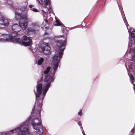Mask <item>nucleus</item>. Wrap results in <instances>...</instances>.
<instances>
[{"instance_id":"obj_1","label":"nucleus","mask_w":135,"mask_h":135,"mask_svg":"<svg viewBox=\"0 0 135 135\" xmlns=\"http://www.w3.org/2000/svg\"><path fill=\"white\" fill-rule=\"evenodd\" d=\"M65 40L62 41L61 40H59L57 41L56 47L55 50L56 51L53 57L52 60V69H51L50 72V74L48 75V73L49 72L50 68V67H47L45 69L44 71L45 78L44 79L43 83V88L42 89V86L41 84L42 80L41 79L38 81L37 86V85L41 84V97H44L47 90L49 88L52 81H53L54 78V76L55 72L59 66V64L60 59L63 55V52L64 50V46H65L66 40L65 38H64Z\"/></svg>"},{"instance_id":"obj_2","label":"nucleus","mask_w":135,"mask_h":135,"mask_svg":"<svg viewBox=\"0 0 135 135\" xmlns=\"http://www.w3.org/2000/svg\"><path fill=\"white\" fill-rule=\"evenodd\" d=\"M41 84L37 85V92L36 94V102L34 107L31 112V114L37 118L32 119V124L34 129L36 130L39 134L43 133V129L41 124L40 119V112L42 107V103L44 97H42L41 95Z\"/></svg>"},{"instance_id":"obj_3","label":"nucleus","mask_w":135,"mask_h":135,"mask_svg":"<svg viewBox=\"0 0 135 135\" xmlns=\"http://www.w3.org/2000/svg\"><path fill=\"white\" fill-rule=\"evenodd\" d=\"M11 29L12 31L10 35L6 34L1 35L0 42L11 41L21 44L25 46H30L32 44V41L30 37L25 36H23L22 40L18 37L17 32L21 30L19 25L17 24L13 25Z\"/></svg>"},{"instance_id":"obj_4","label":"nucleus","mask_w":135,"mask_h":135,"mask_svg":"<svg viewBox=\"0 0 135 135\" xmlns=\"http://www.w3.org/2000/svg\"><path fill=\"white\" fill-rule=\"evenodd\" d=\"M133 32H135V30H134L132 32H130L128 30L129 35H131V36L133 38L132 41L131 47L128 55L129 56V59L133 62L128 63L129 70H127V71L131 82L134 86L133 88H135V84H133V81L135 79V78L133 77V74L134 75L135 74V35Z\"/></svg>"},{"instance_id":"obj_5","label":"nucleus","mask_w":135,"mask_h":135,"mask_svg":"<svg viewBox=\"0 0 135 135\" xmlns=\"http://www.w3.org/2000/svg\"><path fill=\"white\" fill-rule=\"evenodd\" d=\"M30 117H29L27 121L20 126L8 132L7 134H10L13 133H16L17 135H29L30 133L28 125Z\"/></svg>"},{"instance_id":"obj_6","label":"nucleus","mask_w":135,"mask_h":135,"mask_svg":"<svg viewBox=\"0 0 135 135\" xmlns=\"http://www.w3.org/2000/svg\"><path fill=\"white\" fill-rule=\"evenodd\" d=\"M27 16L22 15L20 13L17 12H15V17L17 20H20L19 25L21 28L24 30L26 29L27 27L28 22L27 21Z\"/></svg>"},{"instance_id":"obj_7","label":"nucleus","mask_w":135,"mask_h":135,"mask_svg":"<svg viewBox=\"0 0 135 135\" xmlns=\"http://www.w3.org/2000/svg\"><path fill=\"white\" fill-rule=\"evenodd\" d=\"M38 50L40 52H43L46 55H48L50 53V48L47 44L41 45Z\"/></svg>"},{"instance_id":"obj_8","label":"nucleus","mask_w":135,"mask_h":135,"mask_svg":"<svg viewBox=\"0 0 135 135\" xmlns=\"http://www.w3.org/2000/svg\"><path fill=\"white\" fill-rule=\"evenodd\" d=\"M11 20L6 18L2 16L0 18V28H3L7 26Z\"/></svg>"},{"instance_id":"obj_9","label":"nucleus","mask_w":135,"mask_h":135,"mask_svg":"<svg viewBox=\"0 0 135 135\" xmlns=\"http://www.w3.org/2000/svg\"><path fill=\"white\" fill-rule=\"evenodd\" d=\"M37 26V24L36 23H32L30 25L28 28L27 30L28 32H34L36 27Z\"/></svg>"},{"instance_id":"obj_10","label":"nucleus","mask_w":135,"mask_h":135,"mask_svg":"<svg viewBox=\"0 0 135 135\" xmlns=\"http://www.w3.org/2000/svg\"><path fill=\"white\" fill-rule=\"evenodd\" d=\"M28 3L27 2H24L22 3L21 6L22 7L21 8V10L22 11H25L26 8Z\"/></svg>"},{"instance_id":"obj_11","label":"nucleus","mask_w":135,"mask_h":135,"mask_svg":"<svg viewBox=\"0 0 135 135\" xmlns=\"http://www.w3.org/2000/svg\"><path fill=\"white\" fill-rule=\"evenodd\" d=\"M48 25L47 20L46 19H45L43 21L42 26L44 27L45 28H46L48 27Z\"/></svg>"},{"instance_id":"obj_12","label":"nucleus","mask_w":135,"mask_h":135,"mask_svg":"<svg viewBox=\"0 0 135 135\" xmlns=\"http://www.w3.org/2000/svg\"><path fill=\"white\" fill-rule=\"evenodd\" d=\"M34 7L33 5H30L29 6V7L30 8L31 10L35 12H38V11L36 8H32V7Z\"/></svg>"},{"instance_id":"obj_13","label":"nucleus","mask_w":135,"mask_h":135,"mask_svg":"<svg viewBox=\"0 0 135 135\" xmlns=\"http://www.w3.org/2000/svg\"><path fill=\"white\" fill-rule=\"evenodd\" d=\"M44 3L46 5V6L49 5V7H50V5L51 4V2L49 0H44Z\"/></svg>"},{"instance_id":"obj_14","label":"nucleus","mask_w":135,"mask_h":135,"mask_svg":"<svg viewBox=\"0 0 135 135\" xmlns=\"http://www.w3.org/2000/svg\"><path fill=\"white\" fill-rule=\"evenodd\" d=\"M44 60V59L42 58H41L39 59L38 61V65H41Z\"/></svg>"},{"instance_id":"obj_15","label":"nucleus","mask_w":135,"mask_h":135,"mask_svg":"<svg viewBox=\"0 0 135 135\" xmlns=\"http://www.w3.org/2000/svg\"><path fill=\"white\" fill-rule=\"evenodd\" d=\"M56 23L54 24L55 26H59L60 25H62V23H60L59 20H56Z\"/></svg>"},{"instance_id":"obj_16","label":"nucleus","mask_w":135,"mask_h":135,"mask_svg":"<svg viewBox=\"0 0 135 135\" xmlns=\"http://www.w3.org/2000/svg\"><path fill=\"white\" fill-rule=\"evenodd\" d=\"M38 3L41 4L42 6V7L45 8L46 6L44 4H43V2L42 0H38Z\"/></svg>"},{"instance_id":"obj_17","label":"nucleus","mask_w":135,"mask_h":135,"mask_svg":"<svg viewBox=\"0 0 135 135\" xmlns=\"http://www.w3.org/2000/svg\"><path fill=\"white\" fill-rule=\"evenodd\" d=\"M8 4L9 6L10 7H11V8L13 7V4H12V2H11V1L9 2L8 3Z\"/></svg>"},{"instance_id":"obj_18","label":"nucleus","mask_w":135,"mask_h":135,"mask_svg":"<svg viewBox=\"0 0 135 135\" xmlns=\"http://www.w3.org/2000/svg\"><path fill=\"white\" fill-rule=\"evenodd\" d=\"M78 114L80 115H81L82 114V113L81 112V110L80 112H79L78 113Z\"/></svg>"},{"instance_id":"obj_19","label":"nucleus","mask_w":135,"mask_h":135,"mask_svg":"<svg viewBox=\"0 0 135 135\" xmlns=\"http://www.w3.org/2000/svg\"><path fill=\"white\" fill-rule=\"evenodd\" d=\"M48 10L50 12H52V10L50 7V8L48 9Z\"/></svg>"},{"instance_id":"obj_20","label":"nucleus","mask_w":135,"mask_h":135,"mask_svg":"<svg viewBox=\"0 0 135 135\" xmlns=\"http://www.w3.org/2000/svg\"><path fill=\"white\" fill-rule=\"evenodd\" d=\"M78 124L80 126H81V129H83V128L81 126V124L79 122H78Z\"/></svg>"},{"instance_id":"obj_21","label":"nucleus","mask_w":135,"mask_h":135,"mask_svg":"<svg viewBox=\"0 0 135 135\" xmlns=\"http://www.w3.org/2000/svg\"><path fill=\"white\" fill-rule=\"evenodd\" d=\"M134 128H133L132 130L131 131V133H132L133 132H134Z\"/></svg>"},{"instance_id":"obj_22","label":"nucleus","mask_w":135,"mask_h":135,"mask_svg":"<svg viewBox=\"0 0 135 135\" xmlns=\"http://www.w3.org/2000/svg\"><path fill=\"white\" fill-rule=\"evenodd\" d=\"M82 133H83V135H86L85 133H84V131H82Z\"/></svg>"},{"instance_id":"obj_23","label":"nucleus","mask_w":135,"mask_h":135,"mask_svg":"<svg viewBox=\"0 0 135 135\" xmlns=\"http://www.w3.org/2000/svg\"><path fill=\"white\" fill-rule=\"evenodd\" d=\"M42 12H43V13H44V12H45V11H43V10H42ZM45 13H46V12H45Z\"/></svg>"},{"instance_id":"obj_24","label":"nucleus","mask_w":135,"mask_h":135,"mask_svg":"<svg viewBox=\"0 0 135 135\" xmlns=\"http://www.w3.org/2000/svg\"><path fill=\"white\" fill-rule=\"evenodd\" d=\"M125 66H126V64H125Z\"/></svg>"},{"instance_id":"obj_25","label":"nucleus","mask_w":135,"mask_h":135,"mask_svg":"<svg viewBox=\"0 0 135 135\" xmlns=\"http://www.w3.org/2000/svg\"><path fill=\"white\" fill-rule=\"evenodd\" d=\"M130 46V44L129 45V46Z\"/></svg>"},{"instance_id":"obj_26","label":"nucleus","mask_w":135,"mask_h":135,"mask_svg":"<svg viewBox=\"0 0 135 135\" xmlns=\"http://www.w3.org/2000/svg\"><path fill=\"white\" fill-rule=\"evenodd\" d=\"M46 40V39H44V40Z\"/></svg>"}]
</instances>
